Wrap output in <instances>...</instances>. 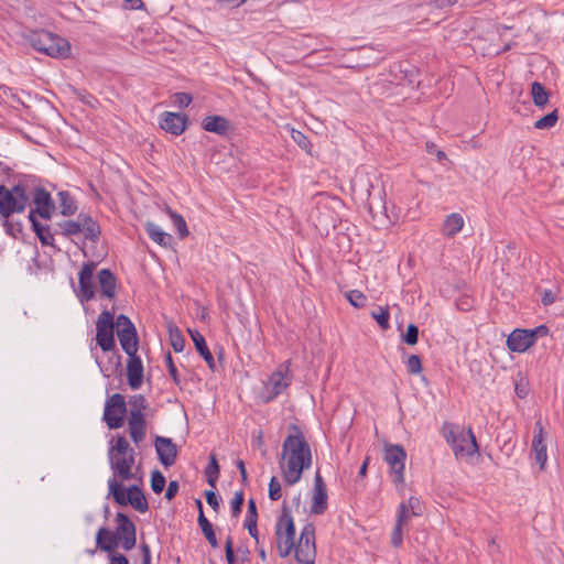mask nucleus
Here are the masks:
<instances>
[{
	"label": "nucleus",
	"mask_w": 564,
	"mask_h": 564,
	"mask_svg": "<svg viewBox=\"0 0 564 564\" xmlns=\"http://www.w3.org/2000/svg\"><path fill=\"white\" fill-rule=\"evenodd\" d=\"M347 301L357 308L364 307L366 305L367 297L359 290H351L345 294Z\"/></svg>",
	"instance_id": "obj_44"
},
{
	"label": "nucleus",
	"mask_w": 564,
	"mask_h": 564,
	"mask_svg": "<svg viewBox=\"0 0 564 564\" xmlns=\"http://www.w3.org/2000/svg\"><path fill=\"white\" fill-rule=\"evenodd\" d=\"M167 213L171 217V220L175 228L177 229V232L181 238H185L188 236V229L185 219L177 213L173 212L171 208H167Z\"/></svg>",
	"instance_id": "obj_40"
},
{
	"label": "nucleus",
	"mask_w": 564,
	"mask_h": 564,
	"mask_svg": "<svg viewBox=\"0 0 564 564\" xmlns=\"http://www.w3.org/2000/svg\"><path fill=\"white\" fill-rule=\"evenodd\" d=\"M3 227L6 232L14 238H18L19 235L23 231V225L21 221L13 220L10 218H3Z\"/></svg>",
	"instance_id": "obj_45"
},
{
	"label": "nucleus",
	"mask_w": 564,
	"mask_h": 564,
	"mask_svg": "<svg viewBox=\"0 0 564 564\" xmlns=\"http://www.w3.org/2000/svg\"><path fill=\"white\" fill-rule=\"evenodd\" d=\"M442 432L457 459L470 457L478 452L476 436L470 427L465 430L459 424L445 422Z\"/></svg>",
	"instance_id": "obj_2"
},
{
	"label": "nucleus",
	"mask_w": 564,
	"mask_h": 564,
	"mask_svg": "<svg viewBox=\"0 0 564 564\" xmlns=\"http://www.w3.org/2000/svg\"><path fill=\"white\" fill-rule=\"evenodd\" d=\"M140 550L142 553V564H151V551L149 544L145 542L141 543Z\"/></svg>",
	"instance_id": "obj_64"
},
{
	"label": "nucleus",
	"mask_w": 564,
	"mask_h": 564,
	"mask_svg": "<svg viewBox=\"0 0 564 564\" xmlns=\"http://www.w3.org/2000/svg\"><path fill=\"white\" fill-rule=\"evenodd\" d=\"M61 234L65 237L74 236L82 232L79 216L77 220H64L57 224Z\"/></svg>",
	"instance_id": "obj_37"
},
{
	"label": "nucleus",
	"mask_w": 564,
	"mask_h": 564,
	"mask_svg": "<svg viewBox=\"0 0 564 564\" xmlns=\"http://www.w3.org/2000/svg\"><path fill=\"white\" fill-rule=\"evenodd\" d=\"M82 232L85 236V239L97 242L100 237V226L96 220H94L90 216L80 213L79 214Z\"/></svg>",
	"instance_id": "obj_30"
},
{
	"label": "nucleus",
	"mask_w": 564,
	"mask_h": 564,
	"mask_svg": "<svg viewBox=\"0 0 564 564\" xmlns=\"http://www.w3.org/2000/svg\"><path fill=\"white\" fill-rule=\"evenodd\" d=\"M507 347L514 352L529 349V329H514L507 338Z\"/></svg>",
	"instance_id": "obj_26"
},
{
	"label": "nucleus",
	"mask_w": 564,
	"mask_h": 564,
	"mask_svg": "<svg viewBox=\"0 0 564 564\" xmlns=\"http://www.w3.org/2000/svg\"><path fill=\"white\" fill-rule=\"evenodd\" d=\"M290 433L282 444V477L288 486L297 484L305 469L312 465V451L304 434L296 425H291Z\"/></svg>",
	"instance_id": "obj_1"
},
{
	"label": "nucleus",
	"mask_w": 564,
	"mask_h": 564,
	"mask_svg": "<svg viewBox=\"0 0 564 564\" xmlns=\"http://www.w3.org/2000/svg\"><path fill=\"white\" fill-rule=\"evenodd\" d=\"M101 295L113 300L116 297L117 278L110 269H101L98 274Z\"/></svg>",
	"instance_id": "obj_23"
},
{
	"label": "nucleus",
	"mask_w": 564,
	"mask_h": 564,
	"mask_svg": "<svg viewBox=\"0 0 564 564\" xmlns=\"http://www.w3.org/2000/svg\"><path fill=\"white\" fill-rule=\"evenodd\" d=\"M403 340L408 345H411V346L417 344V340H419V328H417L416 325H414V324H409L408 325L406 332L403 335Z\"/></svg>",
	"instance_id": "obj_52"
},
{
	"label": "nucleus",
	"mask_w": 564,
	"mask_h": 564,
	"mask_svg": "<svg viewBox=\"0 0 564 564\" xmlns=\"http://www.w3.org/2000/svg\"><path fill=\"white\" fill-rule=\"evenodd\" d=\"M57 196L59 200L61 214L63 216L74 215L77 210V206L72 195L66 191H62L57 194Z\"/></svg>",
	"instance_id": "obj_35"
},
{
	"label": "nucleus",
	"mask_w": 564,
	"mask_h": 564,
	"mask_svg": "<svg viewBox=\"0 0 564 564\" xmlns=\"http://www.w3.org/2000/svg\"><path fill=\"white\" fill-rule=\"evenodd\" d=\"M31 195L35 208L30 212H34L35 217L39 215L43 219H51L56 209L51 193L42 186H36L33 188Z\"/></svg>",
	"instance_id": "obj_13"
},
{
	"label": "nucleus",
	"mask_w": 564,
	"mask_h": 564,
	"mask_svg": "<svg viewBox=\"0 0 564 564\" xmlns=\"http://www.w3.org/2000/svg\"><path fill=\"white\" fill-rule=\"evenodd\" d=\"M372 318H375L378 323V325L383 329H388L390 327V313L388 307H380L379 312H372L371 313Z\"/></svg>",
	"instance_id": "obj_47"
},
{
	"label": "nucleus",
	"mask_w": 564,
	"mask_h": 564,
	"mask_svg": "<svg viewBox=\"0 0 564 564\" xmlns=\"http://www.w3.org/2000/svg\"><path fill=\"white\" fill-rule=\"evenodd\" d=\"M247 0H217L220 8L235 9L241 7Z\"/></svg>",
	"instance_id": "obj_62"
},
{
	"label": "nucleus",
	"mask_w": 564,
	"mask_h": 564,
	"mask_svg": "<svg viewBox=\"0 0 564 564\" xmlns=\"http://www.w3.org/2000/svg\"><path fill=\"white\" fill-rule=\"evenodd\" d=\"M166 362H167V368H169V373L170 376L172 377L173 381L176 383V384H180L181 380H180V376H178V371L173 362V359H172V356L171 354L169 352L167 356H166Z\"/></svg>",
	"instance_id": "obj_59"
},
{
	"label": "nucleus",
	"mask_w": 564,
	"mask_h": 564,
	"mask_svg": "<svg viewBox=\"0 0 564 564\" xmlns=\"http://www.w3.org/2000/svg\"><path fill=\"white\" fill-rule=\"evenodd\" d=\"M205 498L212 509L217 512L219 510V500L217 494L214 490H207L205 492Z\"/></svg>",
	"instance_id": "obj_60"
},
{
	"label": "nucleus",
	"mask_w": 564,
	"mask_h": 564,
	"mask_svg": "<svg viewBox=\"0 0 564 564\" xmlns=\"http://www.w3.org/2000/svg\"><path fill=\"white\" fill-rule=\"evenodd\" d=\"M127 414V404L124 397L120 393H115L106 400L104 420L109 429H119L124 423Z\"/></svg>",
	"instance_id": "obj_11"
},
{
	"label": "nucleus",
	"mask_w": 564,
	"mask_h": 564,
	"mask_svg": "<svg viewBox=\"0 0 564 564\" xmlns=\"http://www.w3.org/2000/svg\"><path fill=\"white\" fill-rule=\"evenodd\" d=\"M154 445L161 464L165 467L172 466L177 457V447L172 440L164 436H156Z\"/></svg>",
	"instance_id": "obj_20"
},
{
	"label": "nucleus",
	"mask_w": 564,
	"mask_h": 564,
	"mask_svg": "<svg viewBox=\"0 0 564 564\" xmlns=\"http://www.w3.org/2000/svg\"><path fill=\"white\" fill-rule=\"evenodd\" d=\"M127 377L131 389L137 390L143 382V365L137 352L128 355Z\"/></svg>",
	"instance_id": "obj_21"
},
{
	"label": "nucleus",
	"mask_w": 564,
	"mask_h": 564,
	"mask_svg": "<svg viewBox=\"0 0 564 564\" xmlns=\"http://www.w3.org/2000/svg\"><path fill=\"white\" fill-rule=\"evenodd\" d=\"M549 335V328L545 325H540L534 329H531V346L538 337H544Z\"/></svg>",
	"instance_id": "obj_61"
},
{
	"label": "nucleus",
	"mask_w": 564,
	"mask_h": 564,
	"mask_svg": "<svg viewBox=\"0 0 564 564\" xmlns=\"http://www.w3.org/2000/svg\"><path fill=\"white\" fill-rule=\"evenodd\" d=\"M225 555L228 564H236L235 552H234V541L231 535H228L225 543Z\"/></svg>",
	"instance_id": "obj_56"
},
{
	"label": "nucleus",
	"mask_w": 564,
	"mask_h": 564,
	"mask_svg": "<svg viewBox=\"0 0 564 564\" xmlns=\"http://www.w3.org/2000/svg\"><path fill=\"white\" fill-rule=\"evenodd\" d=\"M531 96L535 106H545L549 101V94L540 83L531 84Z\"/></svg>",
	"instance_id": "obj_38"
},
{
	"label": "nucleus",
	"mask_w": 564,
	"mask_h": 564,
	"mask_svg": "<svg viewBox=\"0 0 564 564\" xmlns=\"http://www.w3.org/2000/svg\"><path fill=\"white\" fill-rule=\"evenodd\" d=\"M384 462L389 465L390 474L394 485H404V469L406 460V452L399 444H388L383 452Z\"/></svg>",
	"instance_id": "obj_7"
},
{
	"label": "nucleus",
	"mask_w": 564,
	"mask_h": 564,
	"mask_svg": "<svg viewBox=\"0 0 564 564\" xmlns=\"http://www.w3.org/2000/svg\"><path fill=\"white\" fill-rule=\"evenodd\" d=\"M28 41L34 50L51 57L64 58L70 53V45L65 39L45 30L31 32Z\"/></svg>",
	"instance_id": "obj_3"
},
{
	"label": "nucleus",
	"mask_w": 564,
	"mask_h": 564,
	"mask_svg": "<svg viewBox=\"0 0 564 564\" xmlns=\"http://www.w3.org/2000/svg\"><path fill=\"white\" fill-rule=\"evenodd\" d=\"M295 525L291 510L283 506L275 524V541L280 557H288L294 547Z\"/></svg>",
	"instance_id": "obj_4"
},
{
	"label": "nucleus",
	"mask_w": 564,
	"mask_h": 564,
	"mask_svg": "<svg viewBox=\"0 0 564 564\" xmlns=\"http://www.w3.org/2000/svg\"><path fill=\"white\" fill-rule=\"evenodd\" d=\"M408 522V506L403 502L399 505L397 521L391 533V543L394 547H400L403 542L402 527Z\"/></svg>",
	"instance_id": "obj_27"
},
{
	"label": "nucleus",
	"mask_w": 564,
	"mask_h": 564,
	"mask_svg": "<svg viewBox=\"0 0 564 564\" xmlns=\"http://www.w3.org/2000/svg\"><path fill=\"white\" fill-rule=\"evenodd\" d=\"M134 449L126 456L111 455L109 457L110 468L113 475L121 480H130L133 478L132 466L134 464Z\"/></svg>",
	"instance_id": "obj_17"
},
{
	"label": "nucleus",
	"mask_w": 564,
	"mask_h": 564,
	"mask_svg": "<svg viewBox=\"0 0 564 564\" xmlns=\"http://www.w3.org/2000/svg\"><path fill=\"white\" fill-rule=\"evenodd\" d=\"M327 509V488L326 484L317 470L314 477L313 498L311 512L314 514H323Z\"/></svg>",
	"instance_id": "obj_18"
},
{
	"label": "nucleus",
	"mask_w": 564,
	"mask_h": 564,
	"mask_svg": "<svg viewBox=\"0 0 564 564\" xmlns=\"http://www.w3.org/2000/svg\"><path fill=\"white\" fill-rule=\"evenodd\" d=\"M464 224V218L460 214L453 213L446 216L442 227L443 236L447 238L454 237L463 229Z\"/></svg>",
	"instance_id": "obj_32"
},
{
	"label": "nucleus",
	"mask_w": 564,
	"mask_h": 564,
	"mask_svg": "<svg viewBox=\"0 0 564 564\" xmlns=\"http://www.w3.org/2000/svg\"><path fill=\"white\" fill-rule=\"evenodd\" d=\"M29 204L30 196L24 185L18 184L12 188L0 185V215L3 218L24 212Z\"/></svg>",
	"instance_id": "obj_5"
},
{
	"label": "nucleus",
	"mask_w": 564,
	"mask_h": 564,
	"mask_svg": "<svg viewBox=\"0 0 564 564\" xmlns=\"http://www.w3.org/2000/svg\"><path fill=\"white\" fill-rule=\"evenodd\" d=\"M282 497L281 484L276 477H271L269 482V498L272 501H276Z\"/></svg>",
	"instance_id": "obj_50"
},
{
	"label": "nucleus",
	"mask_w": 564,
	"mask_h": 564,
	"mask_svg": "<svg viewBox=\"0 0 564 564\" xmlns=\"http://www.w3.org/2000/svg\"><path fill=\"white\" fill-rule=\"evenodd\" d=\"M202 128L207 132H213L223 138H228L235 130L227 118L218 115L206 116L202 120Z\"/></svg>",
	"instance_id": "obj_19"
},
{
	"label": "nucleus",
	"mask_w": 564,
	"mask_h": 564,
	"mask_svg": "<svg viewBox=\"0 0 564 564\" xmlns=\"http://www.w3.org/2000/svg\"><path fill=\"white\" fill-rule=\"evenodd\" d=\"M456 306L459 311L468 312L473 307V300L467 295H462L456 300Z\"/></svg>",
	"instance_id": "obj_58"
},
{
	"label": "nucleus",
	"mask_w": 564,
	"mask_h": 564,
	"mask_svg": "<svg viewBox=\"0 0 564 564\" xmlns=\"http://www.w3.org/2000/svg\"><path fill=\"white\" fill-rule=\"evenodd\" d=\"M170 339L174 351H183L185 347V338L177 327L170 328Z\"/></svg>",
	"instance_id": "obj_41"
},
{
	"label": "nucleus",
	"mask_w": 564,
	"mask_h": 564,
	"mask_svg": "<svg viewBox=\"0 0 564 564\" xmlns=\"http://www.w3.org/2000/svg\"><path fill=\"white\" fill-rule=\"evenodd\" d=\"M220 467L217 462L216 454L212 453L209 456V463L205 469L206 480L208 485L213 488L216 487L217 480L219 478Z\"/></svg>",
	"instance_id": "obj_36"
},
{
	"label": "nucleus",
	"mask_w": 564,
	"mask_h": 564,
	"mask_svg": "<svg viewBox=\"0 0 564 564\" xmlns=\"http://www.w3.org/2000/svg\"><path fill=\"white\" fill-rule=\"evenodd\" d=\"M159 126L166 133L181 135L188 126V117L182 112L164 111L160 115Z\"/></svg>",
	"instance_id": "obj_16"
},
{
	"label": "nucleus",
	"mask_w": 564,
	"mask_h": 564,
	"mask_svg": "<svg viewBox=\"0 0 564 564\" xmlns=\"http://www.w3.org/2000/svg\"><path fill=\"white\" fill-rule=\"evenodd\" d=\"M295 558L300 564H314L316 557L315 527L306 523L300 534L297 544L294 543Z\"/></svg>",
	"instance_id": "obj_8"
},
{
	"label": "nucleus",
	"mask_w": 564,
	"mask_h": 564,
	"mask_svg": "<svg viewBox=\"0 0 564 564\" xmlns=\"http://www.w3.org/2000/svg\"><path fill=\"white\" fill-rule=\"evenodd\" d=\"M129 432L135 444L141 443L145 437V419L143 411H129Z\"/></svg>",
	"instance_id": "obj_22"
},
{
	"label": "nucleus",
	"mask_w": 564,
	"mask_h": 564,
	"mask_svg": "<svg viewBox=\"0 0 564 564\" xmlns=\"http://www.w3.org/2000/svg\"><path fill=\"white\" fill-rule=\"evenodd\" d=\"M193 96L188 93H175L170 97V106H189Z\"/></svg>",
	"instance_id": "obj_49"
},
{
	"label": "nucleus",
	"mask_w": 564,
	"mask_h": 564,
	"mask_svg": "<svg viewBox=\"0 0 564 564\" xmlns=\"http://www.w3.org/2000/svg\"><path fill=\"white\" fill-rule=\"evenodd\" d=\"M29 220L40 242L43 246L54 247V236L51 232L50 227L42 225L34 216V212L29 213Z\"/></svg>",
	"instance_id": "obj_28"
},
{
	"label": "nucleus",
	"mask_w": 564,
	"mask_h": 564,
	"mask_svg": "<svg viewBox=\"0 0 564 564\" xmlns=\"http://www.w3.org/2000/svg\"><path fill=\"white\" fill-rule=\"evenodd\" d=\"M536 426L539 429V432L534 436L531 447L535 452V460L540 466V470H544L546 462H547L545 434L543 432V429L540 425V422H536Z\"/></svg>",
	"instance_id": "obj_25"
},
{
	"label": "nucleus",
	"mask_w": 564,
	"mask_h": 564,
	"mask_svg": "<svg viewBox=\"0 0 564 564\" xmlns=\"http://www.w3.org/2000/svg\"><path fill=\"white\" fill-rule=\"evenodd\" d=\"M198 525L205 536V539L208 541L212 547L216 549L218 547V540L216 538V533L214 530L213 524L209 522V520L205 517L204 511H200L197 518Z\"/></svg>",
	"instance_id": "obj_34"
},
{
	"label": "nucleus",
	"mask_w": 564,
	"mask_h": 564,
	"mask_svg": "<svg viewBox=\"0 0 564 564\" xmlns=\"http://www.w3.org/2000/svg\"><path fill=\"white\" fill-rule=\"evenodd\" d=\"M406 368L408 371L412 375H419L422 372V362L417 355H411L409 356L406 360Z\"/></svg>",
	"instance_id": "obj_53"
},
{
	"label": "nucleus",
	"mask_w": 564,
	"mask_h": 564,
	"mask_svg": "<svg viewBox=\"0 0 564 564\" xmlns=\"http://www.w3.org/2000/svg\"><path fill=\"white\" fill-rule=\"evenodd\" d=\"M119 541V534H116L104 527L98 530L96 535L97 547L110 554L118 547Z\"/></svg>",
	"instance_id": "obj_24"
},
{
	"label": "nucleus",
	"mask_w": 564,
	"mask_h": 564,
	"mask_svg": "<svg viewBox=\"0 0 564 564\" xmlns=\"http://www.w3.org/2000/svg\"><path fill=\"white\" fill-rule=\"evenodd\" d=\"M130 411H143L147 409V401L142 394H134L129 400Z\"/></svg>",
	"instance_id": "obj_54"
},
{
	"label": "nucleus",
	"mask_w": 564,
	"mask_h": 564,
	"mask_svg": "<svg viewBox=\"0 0 564 564\" xmlns=\"http://www.w3.org/2000/svg\"><path fill=\"white\" fill-rule=\"evenodd\" d=\"M292 138L297 143V145L303 150H307L308 147L311 145L308 138L301 131L293 130Z\"/></svg>",
	"instance_id": "obj_57"
},
{
	"label": "nucleus",
	"mask_w": 564,
	"mask_h": 564,
	"mask_svg": "<svg viewBox=\"0 0 564 564\" xmlns=\"http://www.w3.org/2000/svg\"><path fill=\"white\" fill-rule=\"evenodd\" d=\"M109 491L112 495L115 501L120 506L130 503L137 511L147 512L149 505L142 490L132 485L126 494L124 487L116 480V478L108 479Z\"/></svg>",
	"instance_id": "obj_6"
},
{
	"label": "nucleus",
	"mask_w": 564,
	"mask_h": 564,
	"mask_svg": "<svg viewBox=\"0 0 564 564\" xmlns=\"http://www.w3.org/2000/svg\"><path fill=\"white\" fill-rule=\"evenodd\" d=\"M558 119L557 110L556 108L547 113L546 116L542 117L541 119L536 120L534 122V128L536 129H550L555 126L556 121Z\"/></svg>",
	"instance_id": "obj_43"
},
{
	"label": "nucleus",
	"mask_w": 564,
	"mask_h": 564,
	"mask_svg": "<svg viewBox=\"0 0 564 564\" xmlns=\"http://www.w3.org/2000/svg\"><path fill=\"white\" fill-rule=\"evenodd\" d=\"M243 501H245L243 492L241 490L236 491L234 495V498L230 501V509H231V514L234 518H238V516L240 514L242 506H243Z\"/></svg>",
	"instance_id": "obj_48"
},
{
	"label": "nucleus",
	"mask_w": 564,
	"mask_h": 564,
	"mask_svg": "<svg viewBox=\"0 0 564 564\" xmlns=\"http://www.w3.org/2000/svg\"><path fill=\"white\" fill-rule=\"evenodd\" d=\"M535 293L540 295L543 306L553 304L557 297V292L554 289H542L541 286H536Z\"/></svg>",
	"instance_id": "obj_42"
},
{
	"label": "nucleus",
	"mask_w": 564,
	"mask_h": 564,
	"mask_svg": "<svg viewBox=\"0 0 564 564\" xmlns=\"http://www.w3.org/2000/svg\"><path fill=\"white\" fill-rule=\"evenodd\" d=\"M514 391L519 399L525 400L529 395V380L527 378H521L519 381H517Z\"/></svg>",
	"instance_id": "obj_55"
},
{
	"label": "nucleus",
	"mask_w": 564,
	"mask_h": 564,
	"mask_svg": "<svg viewBox=\"0 0 564 564\" xmlns=\"http://www.w3.org/2000/svg\"><path fill=\"white\" fill-rule=\"evenodd\" d=\"M131 449H133V448L130 447L129 442L123 436H118L116 438V444L113 446H111L109 449V457H111V455H117V456L129 455L131 453Z\"/></svg>",
	"instance_id": "obj_39"
},
{
	"label": "nucleus",
	"mask_w": 564,
	"mask_h": 564,
	"mask_svg": "<svg viewBox=\"0 0 564 564\" xmlns=\"http://www.w3.org/2000/svg\"><path fill=\"white\" fill-rule=\"evenodd\" d=\"M116 327L122 350L127 355L138 352L139 337L131 319L127 315L120 314L116 318Z\"/></svg>",
	"instance_id": "obj_10"
},
{
	"label": "nucleus",
	"mask_w": 564,
	"mask_h": 564,
	"mask_svg": "<svg viewBox=\"0 0 564 564\" xmlns=\"http://www.w3.org/2000/svg\"><path fill=\"white\" fill-rule=\"evenodd\" d=\"M258 521V511L257 505L253 498L248 500V510L245 520V527L247 528L250 536L256 540V543L259 544V532L257 529Z\"/></svg>",
	"instance_id": "obj_31"
},
{
	"label": "nucleus",
	"mask_w": 564,
	"mask_h": 564,
	"mask_svg": "<svg viewBox=\"0 0 564 564\" xmlns=\"http://www.w3.org/2000/svg\"><path fill=\"white\" fill-rule=\"evenodd\" d=\"M116 534L120 535V540L122 541V547L126 551H130L135 546L137 543V529L135 524L129 519V517L123 512H118L116 514Z\"/></svg>",
	"instance_id": "obj_15"
},
{
	"label": "nucleus",
	"mask_w": 564,
	"mask_h": 564,
	"mask_svg": "<svg viewBox=\"0 0 564 564\" xmlns=\"http://www.w3.org/2000/svg\"><path fill=\"white\" fill-rule=\"evenodd\" d=\"M145 231L149 237L161 247H169L172 243L173 237L163 231L160 226L154 223L148 221L144 225Z\"/></svg>",
	"instance_id": "obj_33"
},
{
	"label": "nucleus",
	"mask_w": 564,
	"mask_h": 564,
	"mask_svg": "<svg viewBox=\"0 0 564 564\" xmlns=\"http://www.w3.org/2000/svg\"><path fill=\"white\" fill-rule=\"evenodd\" d=\"M189 335L194 341L196 350L203 357L205 362L208 365L209 369L215 370V360L214 357L206 345V340L204 336L198 330L188 329Z\"/></svg>",
	"instance_id": "obj_29"
},
{
	"label": "nucleus",
	"mask_w": 564,
	"mask_h": 564,
	"mask_svg": "<svg viewBox=\"0 0 564 564\" xmlns=\"http://www.w3.org/2000/svg\"><path fill=\"white\" fill-rule=\"evenodd\" d=\"M96 263L85 262L79 271V290L76 295L80 303L88 302L95 297L94 272Z\"/></svg>",
	"instance_id": "obj_14"
},
{
	"label": "nucleus",
	"mask_w": 564,
	"mask_h": 564,
	"mask_svg": "<svg viewBox=\"0 0 564 564\" xmlns=\"http://www.w3.org/2000/svg\"><path fill=\"white\" fill-rule=\"evenodd\" d=\"M116 321L109 311H102L96 322V343L102 351L108 352L116 348L113 328Z\"/></svg>",
	"instance_id": "obj_9"
},
{
	"label": "nucleus",
	"mask_w": 564,
	"mask_h": 564,
	"mask_svg": "<svg viewBox=\"0 0 564 564\" xmlns=\"http://www.w3.org/2000/svg\"><path fill=\"white\" fill-rule=\"evenodd\" d=\"M404 503L408 506V520L411 516L419 517L422 514L421 502L419 498L410 497L409 500Z\"/></svg>",
	"instance_id": "obj_51"
},
{
	"label": "nucleus",
	"mask_w": 564,
	"mask_h": 564,
	"mask_svg": "<svg viewBox=\"0 0 564 564\" xmlns=\"http://www.w3.org/2000/svg\"><path fill=\"white\" fill-rule=\"evenodd\" d=\"M178 491V482L176 480H171L167 485V489L165 491V498L167 500H172Z\"/></svg>",
	"instance_id": "obj_63"
},
{
	"label": "nucleus",
	"mask_w": 564,
	"mask_h": 564,
	"mask_svg": "<svg viewBox=\"0 0 564 564\" xmlns=\"http://www.w3.org/2000/svg\"><path fill=\"white\" fill-rule=\"evenodd\" d=\"M291 384L289 376V366L280 365L279 368L271 373L264 384V402H270L280 395Z\"/></svg>",
	"instance_id": "obj_12"
},
{
	"label": "nucleus",
	"mask_w": 564,
	"mask_h": 564,
	"mask_svg": "<svg viewBox=\"0 0 564 564\" xmlns=\"http://www.w3.org/2000/svg\"><path fill=\"white\" fill-rule=\"evenodd\" d=\"M165 477L160 470L155 469L154 471H152L151 489L153 490V492L161 494L165 487Z\"/></svg>",
	"instance_id": "obj_46"
}]
</instances>
